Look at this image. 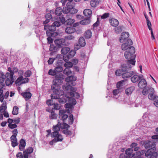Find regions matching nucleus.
Returning <instances> with one entry per match:
<instances>
[{
	"label": "nucleus",
	"instance_id": "nucleus-1",
	"mask_svg": "<svg viewBox=\"0 0 158 158\" xmlns=\"http://www.w3.org/2000/svg\"><path fill=\"white\" fill-rule=\"evenodd\" d=\"M64 79V76L62 74H59L55 76V79L53 81V84L51 86L52 89L54 90L53 93L51 95V99H57L60 98V85L62 84Z\"/></svg>",
	"mask_w": 158,
	"mask_h": 158
},
{
	"label": "nucleus",
	"instance_id": "nucleus-2",
	"mask_svg": "<svg viewBox=\"0 0 158 158\" xmlns=\"http://www.w3.org/2000/svg\"><path fill=\"white\" fill-rule=\"evenodd\" d=\"M76 80V77L73 76H68L65 79V81L66 82V85L68 86V89H68L69 88V87L68 86H69L70 89L73 91V92H71L69 93H68L66 95V96L69 99H70L71 98L74 97L75 94H76L77 96V97L79 96V94L78 93L75 92L74 94L73 93V92L76 91V89L72 87V86H74L75 85L74 81Z\"/></svg>",
	"mask_w": 158,
	"mask_h": 158
},
{
	"label": "nucleus",
	"instance_id": "nucleus-3",
	"mask_svg": "<svg viewBox=\"0 0 158 158\" xmlns=\"http://www.w3.org/2000/svg\"><path fill=\"white\" fill-rule=\"evenodd\" d=\"M128 50L125 52L124 56L126 59L128 60L127 61V65L131 67V65L134 66L135 64V49L134 47H131L130 49Z\"/></svg>",
	"mask_w": 158,
	"mask_h": 158
},
{
	"label": "nucleus",
	"instance_id": "nucleus-4",
	"mask_svg": "<svg viewBox=\"0 0 158 158\" xmlns=\"http://www.w3.org/2000/svg\"><path fill=\"white\" fill-rule=\"evenodd\" d=\"M137 145L136 143H132L131 145V148H128L126 150L124 155L126 158H132L133 157V151H136L139 149V147H137Z\"/></svg>",
	"mask_w": 158,
	"mask_h": 158
},
{
	"label": "nucleus",
	"instance_id": "nucleus-5",
	"mask_svg": "<svg viewBox=\"0 0 158 158\" xmlns=\"http://www.w3.org/2000/svg\"><path fill=\"white\" fill-rule=\"evenodd\" d=\"M77 12V10L73 8V6L72 5L69 6V4L67 5V7H64L63 12L64 14L70 13L74 14L76 13Z\"/></svg>",
	"mask_w": 158,
	"mask_h": 158
},
{
	"label": "nucleus",
	"instance_id": "nucleus-6",
	"mask_svg": "<svg viewBox=\"0 0 158 158\" xmlns=\"http://www.w3.org/2000/svg\"><path fill=\"white\" fill-rule=\"evenodd\" d=\"M156 148L153 147L152 148H150L147 151V152L146 155L149 156L150 158H157V153L156 152Z\"/></svg>",
	"mask_w": 158,
	"mask_h": 158
},
{
	"label": "nucleus",
	"instance_id": "nucleus-7",
	"mask_svg": "<svg viewBox=\"0 0 158 158\" xmlns=\"http://www.w3.org/2000/svg\"><path fill=\"white\" fill-rule=\"evenodd\" d=\"M124 42L122 45V49L123 50L127 51L128 49H130L131 47H133L131 46L132 44V42L131 39H128Z\"/></svg>",
	"mask_w": 158,
	"mask_h": 158
},
{
	"label": "nucleus",
	"instance_id": "nucleus-8",
	"mask_svg": "<svg viewBox=\"0 0 158 158\" xmlns=\"http://www.w3.org/2000/svg\"><path fill=\"white\" fill-rule=\"evenodd\" d=\"M12 74L10 75V74H9V73H6V74L5 78H6V80L5 83L7 86H8L12 85L14 81L13 78V76H12Z\"/></svg>",
	"mask_w": 158,
	"mask_h": 158
},
{
	"label": "nucleus",
	"instance_id": "nucleus-9",
	"mask_svg": "<svg viewBox=\"0 0 158 158\" xmlns=\"http://www.w3.org/2000/svg\"><path fill=\"white\" fill-rule=\"evenodd\" d=\"M29 79L27 77L23 78V76L19 77L15 81V84L18 85H20L22 84L28 82Z\"/></svg>",
	"mask_w": 158,
	"mask_h": 158
},
{
	"label": "nucleus",
	"instance_id": "nucleus-10",
	"mask_svg": "<svg viewBox=\"0 0 158 158\" xmlns=\"http://www.w3.org/2000/svg\"><path fill=\"white\" fill-rule=\"evenodd\" d=\"M129 34L128 32H123L121 35V36L119 39V41L121 43H124L128 39V38L129 37Z\"/></svg>",
	"mask_w": 158,
	"mask_h": 158
},
{
	"label": "nucleus",
	"instance_id": "nucleus-11",
	"mask_svg": "<svg viewBox=\"0 0 158 158\" xmlns=\"http://www.w3.org/2000/svg\"><path fill=\"white\" fill-rule=\"evenodd\" d=\"M65 39H60L56 40L54 42L58 47L61 48L65 46Z\"/></svg>",
	"mask_w": 158,
	"mask_h": 158
},
{
	"label": "nucleus",
	"instance_id": "nucleus-12",
	"mask_svg": "<svg viewBox=\"0 0 158 158\" xmlns=\"http://www.w3.org/2000/svg\"><path fill=\"white\" fill-rule=\"evenodd\" d=\"M33 149L32 147H29L23 151V158H28L29 154L32 152Z\"/></svg>",
	"mask_w": 158,
	"mask_h": 158
},
{
	"label": "nucleus",
	"instance_id": "nucleus-13",
	"mask_svg": "<svg viewBox=\"0 0 158 158\" xmlns=\"http://www.w3.org/2000/svg\"><path fill=\"white\" fill-rule=\"evenodd\" d=\"M66 111L63 110L59 111V118H61L63 121L68 117V115L65 114Z\"/></svg>",
	"mask_w": 158,
	"mask_h": 158
},
{
	"label": "nucleus",
	"instance_id": "nucleus-14",
	"mask_svg": "<svg viewBox=\"0 0 158 158\" xmlns=\"http://www.w3.org/2000/svg\"><path fill=\"white\" fill-rule=\"evenodd\" d=\"M133 76L131 78V81L133 83L138 82L141 78H143V76L142 75H133Z\"/></svg>",
	"mask_w": 158,
	"mask_h": 158
},
{
	"label": "nucleus",
	"instance_id": "nucleus-15",
	"mask_svg": "<svg viewBox=\"0 0 158 158\" xmlns=\"http://www.w3.org/2000/svg\"><path fill=\"white\" fill-rule=\"evenodd\" d=\"M144 143V147L146 148H152L153 147H155V144L154 142L150 141H146Z\"/></svg>",
	"mask_w": 158,
	"mask_h": 158
},
{
	"label": "nucleus",
	"instance_id": "nucleus-16",
	"mask_svg": "<svg viewBox=\"0 0 158 158\" xmlns=\"http://www.w3.org/2000/svg\"><path fill=\"white\" fill-rule=\"evenodd\" d=\"M138 86L140 89H143L145 88L147 85V83L146 81L144 79H141L139 81Z\"/></svg>",
	"mask_w": 158,
	"mask_h": 158
},
{
	"label": "nucleus",
	"instance_id": "nucleus-17",
	"mask_svg": "<svg viewBox=\"0 0 158 158\" xmlns=\"http://www.w3.org/2000/svg\"><path fill=\"white\" fill-rule=\"evenodd\" d=\"M128 70L127 71L122 74V77L123 78H125L130 77L135 74V72L132 71L130 72H128Z\"/></svg>",
	"mask_w": 158,
	"mask_h": 158
},
{
	"label": "nucleus",
	"instance_id": "nucleus-18",
	"mask_svg": "<svg viewBox=\"0 0 158 158\" xmlns=\"http://www.w3.org/2000/svg\"><path fill=\"white\" fill-rule=\"evenodd\" d=\"M76 31L75 28L72 26L68 27L65 28V31L67 34H72Z\"/></svg>",
	"mask_w": 158,
	"mask_h": 158
},
{
	"label": "nucleus",
	"instance_id": "nucleus-19",
	"mask_svg": "<svg viewBox=\"0 0 158 158\" xmlns=\"http://www.w3.org/2000/svg\"><path fill=\"white\" fill-rule=\"evenodd\" d=\"M148 98L149 99H153V96L155 95L154 94L155 92V90L154 88H148Z\"/></svg>",
	"mask_w": 158,
	"mask_h": 158
},
{
	"label": "nucleus",
	"instance_id": "nucleus-20",
	"mask_svg": "<svg viewBox=\"0 0 158 158\" xmlns=\"http://www.w3.org/2000/svg\"><path fill=\"white\" fill-rule=\"evenodd\" d=\"M135 89V87L134 86H131L126 89L125 91V94L128 96L130 95Z\"/></svg>",
	"mask_w": 158,
	"mask_h": 158
},
{
	"label": "nucleus",
	"instance_id": "nucleus-21",
	"mask_svg": "<svg viewBox=\"0 0 158 158\" xmlns=\"http://www.w3.org/2000/svg\"><path fill=\"white\" fill-rule=\"evenodd\" d=\"M26 145V143L25 140L23 139H21L20 144L19 145V149L20 151H23L24 148Z\"/></svg>",
	"mask_w": 158,
	"mask_h": 158
},
{
	"label": "nucleus",
	"instance_id": "nucleus-22",
	"mask_svg": "<svg viewBox=\"0 0 158 158\" xmlns=\"http://www.w3.org/2000/svg\"><path fill=\"white\" fill-rule=\"evenodd\" d=\"M21 94L26 101L30 98L32 95L31 93L29 92H25L22 93Z\"/></svg>",
	"mask_w": 158,
	"mask_h": 158
},
{
	"label": "nucleus",
	"instance_id": "nucleus-23",
	"mask_svg": "<svg viewBox=\"0 0 158 158\" xmlns=\"http://www.w3.org/2000/svg\"><path fill=\"white\" fill-rule=\"evenodd\" d=\"M110 23L111 26L113 27H116L119 24L118 21L115 19H112L110 20Z\"/></svg>",
	"mask_w": 158,
	"mask_h": 158
},
{
	"label": "nucleus",
	"instance_id": "nucleus-24",
	"mask_svg": "<svg viewBox=\"0 0 158 158\" xmlns=\"http://www.w3.org/2000/svg\"><path fill=\"white\" fill-rule=\"evenodd\" d=\"M61 123L58 122V123L57 125L53 127V130L54 131H56L58 132L60 130V129L61 128Z\"/></svg>",
	"mask_w": 158,
	"mask_h": 158
},
{
	"label": "nucleus",
	"instance_id": "nucleus-25",
	"mask_svg": "<svg viewBox=\"0 0 158 158\" xmlns=\"http://www.w3.org/2000/svg\"><path fill=\"white\" fill-rule=\"evenodd\" d=\"M90 23V20L89 18H86L85 19H83L80 22V23L81 25H87L89 24Z\"/></svg>",
	"mask_w": 158,
	"mask_h": 158
},
{
	"label": "nucleus",
	"instance_id": "nucleus-26",
	"mask_svg": "<svg viewBox=\"0 0 158 158\" xmlns=\"http://www.w3.org/2000/svg\"><path fill=\"white\" fill-rule=\"evenodd\" d=\"M99 0H91L90 2V5L91 7H95L99 4Z\"/></svg>",
	"mask_w": 158,
	"mask_h": 158
},
{
	"label": "nucleus",
	"instance_id": "nucleus-27",
	"mask_svg": "<svg viewBox=\"0 0 158 158\" xmlns=\"http://www.w3.org/2000/svg\"><path fill=\"white\" fill-rule=\"evenodd\" d=\"M120 92V90L119 89H114L113 91V98H117V97L119 96L118 94Z\"/></svg>",
	"mask_w": 158,
	"mask_h": 158
},
{
	"label": "nucleus",
	"instance_id": "nucleus-28",
	"mask_svg": "<svg viewBox=\"0 0 158 158\" xmlns=\"http://www.w3.org/2000/svg\"><path fill=\"white\" fill-rule=\"evenodd\" d=\"M128 66H126L125 65L123 64L122 66V69L121 70L122 72L123 73H124L126 71H128V70H130L131 68L133 66L132 65H131V67H130L129 66H130L128 65Z\"/></svg>",
	"mask_w": 158,
	"mask_h": 158
},
{
	"label": "nucleus",
	"instance_id": "nucleus-29",
	"mask_svg": "<svg viewBox=\"0 0 158 158\" xmlns=\"http://www.w3.org/2000/svg\"><path fill=\"white\" fill-rule=\"evenodd\" d=\"M63 12V10L60 7H57L55 11V13L57 15L60 16L61 15Z\"/></svg>",
	"mask_w": 158,
	"mask_h": 158
},
{
	"label": "nucleus",
	"instance_id": "nucleus-30",
	"mask_svg": "<svg viewBox=\"0 0 158 158\" xmlns=\"http://www.w3.org/2000/svg\"><path fill=\"white\" fill-rule=\"evenodd\" d=\"M92 11L89 9H85L83 11V14L85 16H89L92 14Z\"/></svg>",
	"mask_w": 158,
	"mask_h": 158
},
{
	"label": "nucleus",
	"instance_id": "nucleus-31",
	"mask_svg": "<svg viewBox=\"0 0 158 158\" xmlns=\"http://www.w3.org/2000/svg\"><path fill=\"white\" fill-rule=\"evenodd\" d=\"M57 117V115L52 110L51 111V113L49 115V118L51 119H56Z\"/></svg>",
	"mask_w": 158,
	"mask_h": 158
},
{
	"label": "nucleus",
	"instance_id": "nucleus-32",
	"mask_svg": "<svg viewBox=\"0 0 158 158\" xmlns=\"http://www.w3.org/2000/svg\"><path fill=\"white\" fill-rule=\"evenodd\" d=\"M79 44L81 47H84L85 45V42L84 38L81 37L79 40Z\"/></svg>",
	"mask_w": 158,
	"mask_h": 158
},
{
	"label": "nucleus",
	"instance_id": "nucleus-33",
	"mask_svg": "<svg viewBox=\"0 0 158 158\" xmlns=\"http://www.w3.org/2000/svg\"><path fill=\"white\" fill-rule=\"evenodd\" d=\"M70 49L69 47H64L62 48L61 50V53L63 54H67L70 51Z\"/></svg>",
	"mask_w": 158,
	"mask_h": 158
},
{
	"label": "nucleus",
	"instance_id": "nucleus-34",
	"mask_svg": "<svg viewBox=\"0 0 158 158\" xmlns=\"http://www.w3.org/2000/svg\"><path fill=\"white\" fill-rule=\"evenodd\" d=\"M153 99H150L154 101V105L156 107H158V96L154 95L153 96Z\"/></svg>",
	"mask_w": 158,
	"mask_h": 158
},
{
	"label": "nucleus",
	"instance_id": "nucleus-35",
	"mask_svg": "<svg viewBox=\"0 0 158 158\" xmlns=\"http://www.w3.org/2000/svg\"><path fill=\"white\" fill-rule=\"evenodd\" d=\"M91 31L90 30H88L85 33V37L87 39L89 38L91 36Z\"/></svg>",
	"mask_w": 158,
	"mask_h": 158
},
{
	"label": "nucleus",
	"instance_id": "nucleus-36",
	"mask_svg": "<svg viewBox=\"0 0 158 158\" xmlns=\"http://www.w3.org/2000/svg\"><path fill=\"white\" fill-rule=\"evenodd\" d=\"M63 73L64 74H65L67 76H69V75H72L71 74L72 73V72L69 68H66L63 70Z\"/></svg>",
	"mask_w": 158,
	"mask_h": 158
},
{
	"label": "nucleus",
	"instance_id": "nucleus-37",
	"mask_svg": "<svg viewBox=\"0 0 158 158\" xmlns=\"http://www.w3.org/2000/svg\"><path fill=\"white\" fill-rule=\"evenodd\" d=\"M63 139L62 135L60 134H58L56 137L53 139L54 140H56V142L58 141H62Z\"/></svg>",
	"mask_w": 158,
	"mask_h": 158
},
{
	"label": "nucleus",
	"instance_id": "nucleus-38",
	"mask_svg": "<svg viewBox=\"0 0 158 158\" xmlns=\"http://www.w3.org/2000/svg\"><path fill=\"white\" fill-rule=\"evenodd\" d=\"M59 55H57L54 58H50L48 61V64H52L54 60L57 59L59 57Z\"/></svg>",
	"mask_w": 158,
	"mask_h": 158
},
{
	"label": "nucleus",
	"instance_id": "nucleus-39",
	"mask_svg": "<svg viewBox=\"0 0 158 158\" xmlns=\"http://www.w3.org/2000/svg\"><path fill=\"white\" fill-rule=\"evenodd\" d=\"M19 108L16 106H15L13 107V110L12 112V114L14 115H16L18 114Z\"/></svg>",
	"mask_w": 158,
	"mask_h": 158
},
{
	"label": "nucleus",
	"instance_id": "nucleus-40",
	"mask_svg": "<svg viewBox=\"0 0 158 158\" xmlns=\"http://www.w3.org/2000/svg\"><path fill=\"white\" fill-rule=\"evenodd\" d=\"M75 22V20L73 19H69L66 21V24L68 25H70Z\"/></svg>",
	"mask_w": 158,
	"mask_h": 158
},
{
	"label": "nucleus",
	"instance_id": "nucleus-41",
	"mask_svg": "<svg viewBox=\"0 0 158 158\" xmlns=\"http://www.w3.org/2000/svg\"><path fill=\"white\" fill-rule=\"evenodd\" d=\"M5 77L6 75H5L3 73H1L0 76V83L3 84V83L5 79Z\"/></svg>",
	"mask_w": 158,
	"mask_h": 158
},
{
	"label": "nucleus",
	"instance_id": "nucleus-42",
	"mask_svg": "<svg viewBox=\"0 0 158 158\" xmlns=\"http://www.w3.org/2000/svg\"><path fill=\"white\" fill-rule=\"evenodd\" d=\"M4 103H3L2 105L0 107V113H3L5 112L7 108L6 106L5 105H4Z\"/></svg>",
	"mask_w": 158,
	"mask_h": 158
},
{
	"label": "nucleus",
	"instance_id": "nucleus-43",
	"mask_svg": "<svg viewBox=\"0 0 158 158\" xmlns=\"http://www.w3.org/2000/svg\"><path fill=\"white\" fill-rule=\"evenodd\" d=\"M73 122V115L72 114L69 115V117L68 123L70 124H72Z\"/></svg>",
	"mask_w": 158,
	"mask_h": 158
},
{
	"label": "nucleus",
	"instance_id": "nucleus-44",
	"mask_svg": "<svg viewBox=\"0 0 158 158\" xmlns=\"http://www.w3.org/2000/svg\"><path fill=\"white\" fill-rule=\"evenodd\" d=\"M48 74L52 76H55L56 74V73L55 69H50L48 72Z\"/></svg>",
	"mask_w": 158,
	"mask_h": 158
},
{
	"label": "nucleus",
	"instance_id": "nucleus-45",
	"mask_svg": "<svg viewBox=\"0 0 158 158\" xmlns=\"http://www.w3.org/2000/svg\"><path fill=\"white\" fill-rule=\"evenodd\" d=\"M64 66L66 68H71L73 66V63L70 62H67L65 63Z\"/></svg>",
	"mask_w": 158,
	"mask_h": 158
},
{
	"label": "nucleus",
	"instance_id": "nucleus-46",
	"mask_svg": "<svg viewBox=\"0 0 158 158\" xmlns=\"http://www.w3.org/2000/svg\"><path fill=\"white\" fill-rule=\"evenodd\" d=\"M57 50V48L55 47L53 44H50V50L53 52H56Z\"/></svg>",
	"mask_w": 158,
	"mask_h": 158
},
{
	"label": "nucleus",
	"instance_id": "nucleus-47",
	"mask_svg": "<svg viewBox=\"0 0 158 158\" xmlns=\"http://www.w3.org/2000/svg\"><path fill=\"white\" fill-rule=\"evenodd\" d=\"M48 29L50 31H54L56 30V27L53 25L51 26H49L48 27Z\"/></svg>",
	"mask_w": 158,
	"mask_h": 158
},
{
	"label": "nucleus",
	"instance_id": "nucleus-48",
	"mask_svg": "<svg viewBox=\"0 0 158 158\" xmlns=\"http://www.w3.org/2000/svg\"><path fill=\"white\" fill-rule=\"evenodd\" d=\"M63 68L61 66H58L55 69L56 73L61 72L63 70Z\"/></svg>",
	"mask_w": 158,
	"mask_h": 158
},
{
	"label": "nucleus",
	"instance_id": "nucleus-49",
	"mask_svg": "<svg viewBox=\"0 0 158 158\" xmlns=\"http://www.w3.org/2000/svg\"><path fill=\"white\" fill-rule=\"evenodd\" d=\"M122 30V27L120 26H119L118 27L115 28V32L117 34L120 33L121 32Z\"/></svg>",
	"mask_w": 158,
	"mask_h": 158
},
{
	"label": "nucleus",
	"instance_id": "nucleus-50",
	"mask_svg": "<svg viewBox=\"0 0 158 158\" xmlns=\"http://www.w3.org/2000/svg\"><path fill=\"white\" fill-rule=\"evenodd\" d=\"M31 74V71L27 70L24 73V76L27 77H30Z\"/></svg>",
	"mask_w": 158,
	"mask_h": 158
},
{
	"label": "nucleus",
	"instance_id": "nucleus-51",
	"mask_svg": "<svg viewBox=\"0 0 158 158\" xmlns=\"http://www.w3.org/2000/svg\"><path fill=\"white\" fill-rule=\"evenodd\" d=\"M65 39L67 40H73L74 39V37L73 35H70L69 36H65Z\"/></svg>",
	"mask_w": 158,
	"mask_h": 158
},
{
	"label": "nucleus",
	"instance_id": "nucleus-52",
	"mask_svg": "<svg viewBox=\"0 0 158 158\" xmlns=\"http://www.w3.org/2000/svg\"><path fill=\"white\" fill-rule=\"evenodd\" d=\"M17 125L15 124H10L8 125V127L10 129H13L17 127Z\"/></svg>",
	"mask_w": 158,
	"mask_h": 158
},
{
	"label": "nucleus",
	"instance_id": "nucleus-53",
	"mask_svg": "<svg viewBox=\"0 0 158 158\" xmlns=\"http://www.w3.org/2000/svg\"><path fill=\"white\" fill-rule=\"evenodd\" d=\"M61 129H66L67 128L69 127V125L66 123H63V124H61Z\"/></svg>",
	"mask_w": 158,
	"mask_h": 158
},
{
	"label": "nucleus",
	"instance_id": "nucleus-54",
	"mask_svg": "<svg viewBox=\"0 0 158 158\" xmlns=\"http://www.w3.org/2000/svg\"><path fill=\"white\" fill-rule=\"evenodd\" d=\"M123 74V73L121 70H117L115 72V74L117 76H119L121 75H122V74Z\"/></svg>",
	"mask_w": 158,
	"mask_h": 158
},
{
	"label": "nucleus",
	"instance_id": "nucleus-55",
	"mask_svg": "<svg viewBox=\"0 0 158 158\" xmlns=\"http://www.w3.org/2000/svg\"><path fill=\"white\" fill-rule=\"evenodd\" d=\"M109 14L108 13H105L104 14L101 16L102 19H105L109 16Z\"/></svg>",
	"mask_w": 158,
	"mask_h": 158
},
{
	"label": "nucleus",
	"instance_id": "nucleus-56",
	"mask_svg": "<svg viewBox=\"0 0 158 158\" xmlns=\"http://www.w3.org/2000/svg\"><path fill=\"white\" fill-rule=\"evenodd\" d=\"M52 25L56 27H59L60 25V23L59 21H55L53 23Z\"/></svg>",
	"mask_w": 158,
	"mask_h": 158
},
{
	"label": "nucleus",
	"instance_id": "nucleus-57",
	"mask_svg": "<svg viewBox=\"0 0 158 158\" xmlns=\"http://www.w3.org/2000/svg\"><path fill=\"white\" fill-rule=\"evenodd\" d=\"M59 134V132L56 131H54L51 134V137H56Z\"/></svg>",
	"mask_w": 158,
	"mask_h": 158
},
{
	"label": "nucleus",
	"instance_id": "nucleus-58",
	"mask_svg": "<svg viewBox=\"0 0 158 158\" xmlns=\"http://www.w3.org/2000/svg\"><path fill=\"white\" fill-rule=\"evenodd\" d=\"M17 158H23V155L21 152H19L16 155Z\"/></svg>",
	"mask_w": 158,
	"mask_h": 158
},
{
	"label": "nucleus",
	"instance_id": "nucleus-59",
	"mask_svg": "<svg viewBox=\"0 0 158 158\" xmlns=\"http://www.w3.org/2000/svg\"><path fill=\"white\" fill-rule=\"evenodd\" d=\"M59 102L60 103H65L66 102V100L63 98H58Z\"/></svg>",
	"mask_w": 158,
	"mask_h": 158
},
{
	"label": "nucleus",
	"instance_id": "nucleus-60",
	"mask_svg": "<svg viewBox=\"0 0 158 158\" xmlns=\"http://www.w3.org/2000/svg\"><path fill=\"white\" fill-rule=\"evenodd\" d=\"M10 140L11 142L17 141L16 136L12 135L10 137Z\"/></svg>",
	"mask_w": 158,
	"mask_h": 158
},
{
	"label": "nucleus",
	"instance_id": "nucleus-61",
	"mask_svg": "<svg viewBox=\"0 0 158 158\" xmlns=\"http://www.w3.org/2000/svg\"><path fill=\"white\" fill-rule=\"evenodd\" d=\"M75 53L76 52L74 50H71L69 52V54L71 57H73L75 54Z\"/></svg>",
	"mask_w": 158,
	"mask_h": 158
},
{
	"label": "nucleus",
	"instance_id": "nucleus-62",
	"mask_svg": "<svg viewBox=\"0 0 158 158\" xmlns=\"http://www.w3.org/2000/svg\"><path fill=\"white\" fill-rule=\"evenodd\" d=\"M13 135H12L16 136L18 134V131L17 129H14L12 131Z\"/></svg>",
	"mask_w": 158,
	"mask_h": 158
},
{
	"label": "nucleus",
	"instance_id": "nucleus-63",
	"mask_svg": "<svg viewBox=\"0 0 158 158\" xmlns=\"http://www.w3.org/2000/svg\"><path fill=\"white\" fill-rule=\"evenodd\" d=\"M117 100V101L119 102H120L123 101V99L121 96H118L117 97V98H116Z\"/></svg>",
	"mask_w": 158,
	"mask_h": 158
},
{
	"label": "nucleus",
	"instance_id": "nucleus-64",
	"mask_svg": "<svg viewBox=\"0 0 158 158\" xmlns=\"http://www.w3.org/2000/svg\"><path fill=\"white\" fill-rule=\"evenodd\" d=\"M52 15L50 13H48L46 14L45 15L46 19H48L50 20L52 18Z\"/></svg>",
	"mask_w": 158,
	"mask_h": 158
}]
</instances>
